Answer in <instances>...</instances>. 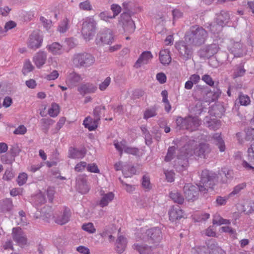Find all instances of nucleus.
Masks as SVG:
<instances>
[{
  "label": "nucleus",
  "mask_w": 254,
  "mask_h": 254,
  "mask_svg": "<svg viewBox=\"0 0 254 254\" xmlns=\"http://www.w3.org/2000/svg\"><path fill=\"white\" fill-rule=\"evenodd\" d=\"M206 27L213 34L218 33L221 31L223 25H220L216 21L213 23H208Z\"/></svg>",
  "instance_id": "35"
},
{
  "label": "nucleus",
  "mask_w": 254,
  "mask_h": 254,
  "mask_svg": "<svg viewBox=\"0 0 254 254\" xmlns=\"http://www.w3.org/2000/svg\"><path fill=\"white\" fill-rule=\"evenodd\" d=\"M98 39L103 44H111L114 41L112 31L108 28H105L102 30L97 34L96 40Z\"/></svg>",
  "instance_id": "7"
},
{
  "label": "nucleus",
  "mask_w": 254,
  "mask_h": 254,
  "mask_svg": "<svg viewBox=\"0 0 254 254\" xmlns=\"http://www.w3.org/2000/svg\"><path fill=\"white\" fill-rule=\"evenodd\" d=\"M246 187V184L245 183H243L239 184L236 186L233 189V190L231 192H230L229 194V196L233 197L235 195L239 194L241 191L244 190Z\"/></svg>",
  "instance_id": "46"
},
{
  "label": "nucleus",
  "mask_w": 254,
  "mask_h": 254,
  "mask_svg": "<svg viewBox=\"0 0 254 254\" xmlns=\"http://www.w3.org/2000/svg\"><path fill=\"white\" fill-rule=\"evenodd\" d=\"M213 224H217L218 225H220L222 224H230V221L227 219H224L222 218L219 215H215L214 216L213 219Z\"/></svg>",
  "instance_id": "50"
},
{
  "label": "nucleus",
  "mask_w": 254,
  "mask_h": 254,
  "mask_svg": "<svg viewBox=\"0 0 254 254\" xmlns=\"http://www.w3.org/2000/svg\"><path fill=\"white\" fill-rule=\"evenodd\" d=\"M212 139L213 142L218 146L220 151L223 152L225 150V143L221 136V134L219 133H214L213 135Z\"/></svg>",
  "instance_id": "29"
},
{
  "label": "nucleus",
  "mask_w": 254,
  "mask_h": 254,
  "mask_svg": "<svg viewBox=\"0 0 254 254\" xmlns=\"http://www.w3.org/2000/svg\"><path fill=\"white\" fill-rule=\"evenodd\" d=\"M114 145L116 149L120 152V154H122L123 151L125 152V150L127 146V142L125 140H122L120 142L117 140H114Z\"/></svg>",
  "instance_id": "42"
},
{
  "label": "nucleus",
  "mask_w": 254,
  "mask_h": 254,
  "mask_svg": "<svg viewBox=\"0 0 254 254\" xmlns=\"http://www.w3.org/2000/svg\"><path fill=\"white\" fill-rule=\"evenodd\" d=\"M161 96L163 97L162 101L164 103L169 106V109H167V106H165V110L167 112H169L171 109V105L169 101L168 100V92L166 90H164L161 92Z\"/></svg>",
  "instance_id": "56"
},
{
  "label": "nucleus",
  "mask_w": 254,
  "mask_h": 254,
  "mask_svg": "<svg viewBox=\"0 0 254 254\" xmlns=\"http://www.w3.org/2000/svg\"><path fill=\"white\" fill-rule=\"evenodd\" d=\"M28 178V175L25 173H21L19 174L17 179V182L19 186H21L26 183Z\"/></svg>",
  "instance_id": "54"
},
{
  "label": "nucleus",
  "mask_w": 254,
  "mask_h": 254,
  "mask_svg": "<svg viewBox=\"0 0 254 254\" xmlns=\"http://www.w3.org/2000/svg\"><path fill=\"white\" fill-rule=\"evenodd\" d=\"M218 179L216 173L204 170L202 171L200 182L204 186H194L191 184H186L184 188V194L186 198L189 201H194L198 194V191L205 193L206 187H211V186Z\"/></svg>",
  "instance_id": "1"
},
{
  "label": "nucleus",
  "mask_w": 254,
  "mask_h": 254,
  "mask_svg": "<svg viewBox=\"0 0 254 254\" xmlns=\"http://www.w3.org/2000/svg\"><path fill=\"white\" fill-rule=\"evenodd\" d=\"M70 210L67 208H64L61 216H58L55 221L57 223L60 225H64L69 220L70 217Z\"/></svg>",
  "instance_id": "25"
},
{
  "label": "nucleus",
  "mask_w": 254,
  "mask_h": 254,
  "mask_svg": "<svg viewBox=\"0 0 254 254\" xmlns=\"http://www.w3.org/2000/svg\"><path fill=\"white\" fill-rule=\"evenodd\" d=\"M142 186L144 189L149 190L151 188V185L150 182V178L148 176L144 175L142 179Z\"/></svg>",
  "instance_id": "51"
},
{
  "label": "nucleus",
  "mask_w": 254,
  "mask_h": 254,
  "mask_svg": "<svg viewBox=\"0 0 254 254\" xmlns=\"http://www.w3.org/2000/svg\"><path fill=\"white\" fill-rule=\"evenodd\" d=\"M189 165L188 160H176L174 167L178 172L185 170Z\"/></svg>",
  "instance_id": "33"
},
{
  "label": "nucleus",
  "mask_w": 254,
  "mask_h": 254,
  "mask_svg": "<svg viewBox=\"0 0 254 254\" xmlns=\"http://www.w3.org/2000/svg\"><path fill=\"white\" fill-rule=\"evenodd\" d=\"M111 82V78L110 77H107L103 82L100 84L99 88L100 90H105L107 87L109 85Z\"/></svg>",
  "instance_id": "64"
},
{
  "label": "nucleus",
  "mask_w": 254,
  "mask_h": 254,
  "mask_svg": "<svg viewBox=\"0 0 254 254\" xmlns=\"http://www.w3.org/2000/svg\"><path fill=\"white\" fill-rule=\"evenodd\" d=\"M127 240L123 236H119L116 241V250L118 253H123L127 247Z\"/></svg>",
  "instance_id": "26"
},
{
  "label": "nucleus",
  "mask_w": 254,
  "mask_h": 254,
  "mask_svg": "<svg viewBox=\"0 0 254 254\" xmlns=\"http://www.w3.org/2000/svg\"><path fill=\"white\" fill-rule=\"evenodd\" d=\"M85 150L84 149H81L79 150L77 149L70 147L68 150V157L72 159H82L85 157Z\"/></svg>",
  "instance_id": "24"
},
{
  "label": "nucleus",
  "mask_w": 254,
  "mask_h": 254,
  "mask_svg": "<svg viewBox=\"0 0 254 254\" xmlns=\"http://www.w3.org/2000/svg\"><path fill=\"white\" fill-rule=\"evenodd\" d=\"M229 194L225 196H217L216 199V202L218 206L224 205L226 204L227 200L230 198Z\"/></svg>",
  "instance_id": "57"
},
{
  "label": "nucleus",
  "mask_w": 254,
  "mask_h": 254,
  "mask_svg": "<svg viewBox=\"0 0 254 254\" xmlns=\"http://www.w3.org/2000/svg\"><path fill=\"white\" fill-rule=\"evenodd\" d=\"M133 249L136 250L140 254H152V248L144 244H134Z\"/></svg>",
  "instance_id": "30"
},
{
  "label": "nucleus",
  "mask_w": 254,
  "mask_h": 254,
  "mask_svg": "<svg viewBox=\"0 0 254 254\" xmlns=\"http://www.w3.org/2000/svg\"><path fill=\"white\" fill-rule=\"evenodd\" d=\"M111 9L113 12L114 14L112 15L113 18H115L121 11V6L117 4H113L111 6Z\"/></svg>",
  "instance_id": "60"
},
{
  "label": "nucleus",
  "mask_w": 254,
  "mask_h": 254,
  "mask_svg": "<svg viewBox=\"0 0 254 254\" xmlns=\"http://www.w3.org/2000/svg\"><path fill=\"white\" fill-rule=\"evenodd\" d=\"M82 79V78L80 74L73 71L67 75L66 82L71 86H75L77 83L80 82Z\"/></svg>",
  "instance_id": "22"
},
{
  "label": "nucleus",
  "mask_w": 254,
  "mask_h": 254,
  "mask_svg": "<svg viewBox=\"0 0 254 254\" xmlns=\"http://www.w3.org/2000/svg\"><path fill=\"white\" fill-rule=\"evenodd\" d=\"M216 20L217 23L223 26L226 25L229 21L230 16L229 13L225 10H221L216 14Z\"/></svg>",
  "instance_id": "20"
},
{
  "label": "nucleus",
  "mask_w": 254,
  "mask_h": 254,
  "mask_svg": "<svg viewBox=\"0 0 254 254\" xmlns=\"http://www.w3.org/2000/svg\"><path fill=\"white\" fill-rule=\"evenodd\" d=\"M95 61L94 56L86 52L76 53L72 57L73 64L77 68H88L93 65Z\"/></svg>",
  "instance_id": "4"
},
{
  "label": "nucleus",
  "mask_w": 254,
  "mask_h": 254,
  "mask_svg": "<svg viewBox=\"0 0 254 254\" xmlns=\"http://www.w3.org/2000/svg\"><path fill=\"white\" fill-rule=\"evenodd\" d=\"M152 55L150 52H143L135 63L134 67L139 68L142 64H148L149 61L152 58Z\"/></svg>",
  "instance_id": "17"
},
{
  "label": "nucleus",
  "mask_w": 254,
  "mask_h": 254,
  "mask_svg": "<svg viewBox=\"0 0 254 254\" xmlns=\"http://www.w3.org/2000/svg\"><path fill=\"white\" fill-rule=\"evenodd\" d=\"M13 240L20 246L27 244V239L25 234L19 227L13 228L12 231Z\"/></svg>",
  "instance_id": "8"
},
{
  "label": "nucleus",
  "mask_w": 254,
  "mask_h": 254,
  "mask_svg": "<svg viewBox=\"0 0 254 254\" xmlns=\"http://www.w3.org/2000/svg\"><path fill=\"white\" fill-rule=\"evenodd\" d=\"M220 175L222 176L221 182L222 184H229L234 177V173L233 170L227 168H222Z\"/></svg>",
  "instance_id": "15"
},
{
  "label": "nucleus",
  "mask_w": 254,
  "mask_h": 254,
  "mask_svg": "<svg viewBox=\"0 0 254 254\" xmlns=\"http://www.w3.org/2000/svg\"><path fill=\"white\" fill-rule=\"evenodd\" d=\"M170 196L174 202L182 204L184 202V197L177 191H171L170 193Z\"/></svg>",
  "instance_id": "43"
},
{
  "label": "nucleus",
  "mask_w": 254,
  "mask_h": 254,
  "mask_svg": "<svg viewBox=\"0 0 254 254\" xmlns=\"http://www.w3.org/2000/svg\"><path fill=\"white\" fill-rule=\"evenodd\" d=\"M186 42L181 41L176 44V48L179 51L180 56L185 60L190 59L191 56L192 51L190 48L186 45Z\"/></svg>",
  "instance_id": "11"
},
{
  "label": "nucleus",
  "mask_w": 254,
  "mask_h": 254,
  "mask_svg": "<svg viewBox=\"0 0 254 254\" xmlns=\"http://www.w3.org/2000/svg\"><path fill=\"white\" fill-rule=\"evenodd\" d=\"M146 234L148 238V240L152 243H158L161 239V231L158 228H154L147 230Z\"/></svg>",
  "instance_id": "13"
},
{
  "label": "nucleus",
  "mask_w": 254,
  "mask_h": 254,
  "mask_svg": "<svg viewBox=\"0 0 254 254\" xmlns=\"http://www.w3.org/2000/svg\"><path fill=\"white\" fill-rule=\"evenodd\" d=\"M59 76V72L56 70H54L50 74L45 76V78L48 80H54Z\"/></svg>",
  "instance_id": "62"
},
{
  "label": "nucleus",
  "mask_w": 254,
  "mask_h": 254,
  "mask_svg": "<svg viewBox=\"0 0 254 254\" xmlns=\"http://www.w3.org/2000/svg\"><path fill=\"white\" fill-rule=\"evenodd\" d=\"M189 120V116L186 118L178 117L176 119V124L179 129H187V123Z\"/></svg>",
  "instance_id": "38"
},
{
  "label": "nucleus",
  "mask_w": 254,
  "mask_h": 254,
  "mask_svg": "<svg viewBox=\"0 0 254 254\" xmlns=\"http://www.w3.org/2000/svg\"><path fill=\"white\" fill-rule=\"evenodd\" d=\"M97 30V23L93 16L83 19L81 33L84 40L89 41L93 39Z\"/></svg>",
  "instance_id": "3"
},
{
  "label": "nucleus",
  "mask_w": 254,
  "mask_h": 254,
  "mask_svg": "<svg viewBox=\"0 0 254 254\" xmlns=\"http://www.w3.org/2000/svg\"><path fill=\"white\" fill-rule=\"evenodd\" d=\"M246 69L244 66L239 64L237 65L234 68L233 77L234 78L244 76L246 73Z\"/></svg>",
  "instance_id": "36"
},
{
  "label": "nucleus",
  "mask_w": 254,
  "mask_h": 254,
  "mask_svg": "<svg viewBox=\"0 0 254 254\" xmlns=\"http://www.w3.org/2000/svg\"><path fill=\"white\" fill-rule=\"evenodd\" d=\"M208 37L207 31L202 27L194 25L186 31L185 42L189 46L199 47L206 41Z\"/></svg>",
  "instance_id": "2"
},
{
  "label": "nucleus",
  "mask_w": 254,
  "mask_h": 254,
  "mask_svg": "<svg viewBox=\"0 0 254 254\" xmlns=\"http://www.w3.org/2000/svg\"><path fill=\"white\" fill-rule=\"evenodd\" d=\"M34 66L32 64L29 60L26 61L23 65L22 72L24 75H26L28 73L32 71L34 69Z\"/></svg>",
  "instance_id": "52"
},
{
  "label": "nucleus",
  "mask_w": 254,
  "mask_h": 254,
  "mask_svg": "<svg viewBox=\"0 0 254 254\" xmlns=\"http://www.w3.org/2000/svg\"><path fill=\"white\" fill-rule=\"evenodd\" d=\"M105 110V107L104 106H99L96 107L93 111L94 119L99 122L100 120V117L103 111Z\"/></svg>",
  "instance_id": "45"
},
{
  "label": "nucleus",
  "mask_w": 254,
  "mask_h": 254,
  "mask_svg": "<svg viewBox=\"0 0 254 254\" xmlns=\"http://www.w3.org/2000/svg\"><path fill=\"white\" fill-rule=\"evenodd\" d=\"M203 110L204 107L202 103L200 101L197 102L192 109V112L196 116L200 115Z\"/></svg>",
  "instance_id": "53"
},
{
  "label": "nucleus",
  "mask_w": 254,
  "mask_h": 254,
  "mask_svg": "<svg viewBox=\"0 0 254 254\" xmlns=\"http://www.w3.org/2000/svg\"><path fill=\"white\" fill-rule=\"evenodd\" d=\"M26 131V127L23 125H20L14 130L13 133L14 134L23 135Z\"/></svg>",
  "instance_id": "63"
},
{
  "label": "nucleus",
  "mask_w": 254,
  "mask_h": 254,
  "mask_svg": "<svg viewBox=\"0 0 254 254\" xmlns=\"http://www.w3.org/2000/svg\"><path fill=\"white\" fill-rule=\"evenodd\" d=\"M100 193L101 197L98 204L102 208L108 206L115 198V194L113 192H108L106 193L104 191L101 190Z\"/></svg>",
  "instance_id": "14"
},
{
  "label": "nucleus",
  "mask_w": 254,
  "mask_h": 254,
  "mask_svg": "<svg viewBox=\"0 0 254 254\" xmlns=\"http://www.w3.org/2000/svg\"><path fill=\"white\" fill-rule=\"evenodd\" d=\"M204 123L208 127L213 130L217 129L220 126V123L219 121L210 119L208 117L205 118Z\"/></svg>",
  "instance_id": "32"
},
{
  "label": "nucleus",
  "mask_w": 254,
  "mask_h": 254,
  "mask_svg": "<svg viewBox=\"0 0 254 254\" xmlns=\"http://www.w3.org/2000/svg\"><path fill=\"white\" fill-rule=\"evenodd\" d=\"M69 28V20L65 18L59 24L58 31L61 33H65Z\"/></svg>",
  "instance_id": "40"
},
{
  "label": "nucleus",
  "mask_w": 254,
  "mask_h": 254,
  "mask_svg": "<svg viewBox=\"0 0 254 254\" xmlns=\"http://www.w3.org/2000/svg\"><path fill=\"white\" fill-rule=\"evenodd\" d=\"M209 254H226L225 252L220 247H218L215 241L211 239L206 243Z\"/></svg>",
  "instance_id": "21"
},
{
  "label": "nucleus",
  "mask_w": 254,
  "mask_h": 254,
  "mask_svg": "<svg viewBox=\"0 0 254 254\" xmlns=\"http://www.w3.org/2000/svg\"><path fill=\"white\" fill-rule=\"evenodd\" d=\"M12 202L9 199H5L0 202V212L5 213L12 208Z\"/></svg>",
  "instance_id": "34"
},
{
  "label": "nucleus",
  "mask_w": 254,
  "mask_h": 254,
  "mask_svg": "<svg viewBox=\"0 0 254 254\" xmlns=\"http://www.w3.org/2000/svg\"><path fill=\"white\" fill-rule=\"evenodd\" d=\"M99 18L104 21H108L110 19L114 18L111 14L107 11L101 12L99 14Z\"/></svg>",
  "instance_id": "58"
},
{
  "label": "nucleus",
  "mask_w": 254,
  "mask_h": 254,
  "mask_svg": "<svg viewBox=\"0 0 254 254\" xmlns=\"http://www.w3.org/2000/svg\"><path fill=\"white\" fill-rule=\"evenodd\" d=\"M98 122L90 117H86L83 121V125L90 131L94 130L97 127Z\"/></svg>",
  "instance_id": "28"
},
{
  "label": "nucleus",
  "mask_w": 254,
  "mask_h": 254,
  "mask_svg": "<svg viewBox=\"0 0 254 254\" xmlns=\"http://www.w3.org/2000/svg\"><path fill=\"white\" fill-rule=\"evenodd\" d=\"M97 89L95 85L87 83L81 85L78 88V91L81 94L84 95L88 93H93L96 92Z\"/></svg>",
  "instance_id": "23"
},
{
  "label": "nucleus",
  "mask_w": 254,
  "mask_h": 254,
  "mask_svg": "<svg viewBox=\"0 0 254 254\" xmlns=\"http://www.w3.org/2000/svg\"><path fill=\"white\" fill-rule=\"evenodd\" d=\"M201 125V121L197 116H189V120L187 123V130L193 131L197 130Z\"/></svg>",
  "instance_id": "18"
},
{
  "label": "nucleus",
  "mask_w": 254,
  "mask_h": 254,
  "mask_svg": "<svg viewBox=\"0 0 254 254\" xmlns=\"http://www.w3.org/2000/svg\"><path fill=\"white\" fill-rule=\"evenodd\" d=\"M46 49L49 53L55 56L61 55L64 52L63 46L59 42H53L46 46Z\"/></svg>",
  "instance_id": "16"
},
{
  "label": "nucleus",
  "mask_w": 254,
  "mask_h": 254,
  "mask_svg": "<svg viewBox=\"0 0 254 254\" xmlns=\"http://www.w3.org/2000/svg\"><path fill=\"white\" fill-rule=\"evenodd\" d=\"M169 219L172 221H175L182 218L184 215L180 207L177 205L172 207L169 212Z\"/></svg>",
  "instance_id": "19"
},
{
  "label": "nucleus",
  "mask_w": 254,
  "mask_h": 254,
  "mask_svg": "<svg viewBox=\"0 0 254 254\" xmlns=\"http://www.w3.org/2000/svg\"><path fill=\"white\" fill-rule=\"evenodd\" d=\"M160 62L163 65L169 64L171 61L169 51L167 50H161L159 54Z\"/></svg>",
  "instance_id": "31"
},
{
  "label": "nucleus",
  "mask_w": 254,
  "mask_h": 254,
  "mask_svg": "<svg viewBox=\"0 0 254 254\" xmlns=\"http://www.w3.org/2000/svg\"><path fill=\"white\" fill-rule=\"evenodd\" d=\"M43 41V39L41 35L36 32H33L29 36L27 46L30 49L36 50L42 46Z\"/></svg>",
  "instance_id": "6"
},
{
  "label": "nucleus",
  "mask_w": 254,
  "mask_h": 254,
  "mask_svg": "<svg viewBox=\"0 0 254 254\" xmlns=\"http://www.w3.org/2000/svg\"><path fill=\"white\" fill-rule=\"evenodd\" d=\"M243 211L246 214L254 212V201L246 202L243 206Z\"/></svg>",
  "instance_id": "49"
},
{
  "label": "nucleus",
  "mask_w": 254,
  "mask_h": 254,
  "mask_svg": "<svg viewBox=\"0 0 254 254\" xmlns=\"http://www.w3.org/2000/svg\"><path fill=\"white\" fill-rule=\"evenodd\" d=\"M157 115L156 109L154 107L147 109L143 114V119L147 120Z\"/></svg>",
  "instance_id": "48"
},
{
  "label": "nucleus",
  "mask_w": 254,
  "mask_h": 254,
  "mask_svg": "<svg viewBox=\"0 0 254 254\" xmlns=\"http://www.w3.org/2000/svg\"><path fill=\"white\" fill-rule=\"evenodd\" d=\"M125 153L132 154L136 157H140L144 153L142 150L138 148L129 146H127L125 150Z\"/></svg>",
  "instance_id": "39"
},
{
  "label": "nucleus",
  "mask_w": 254,
  "mask_h": 254,
  "mask_svg": "<svg viewBox=\"0 0 254 254\" xmlns=\"http://www.w3.org/2000/svg\"><path fill=\"white\" fill-rule=\"evenodd\" d=\"M119 24L122 26L125 32L132 33L135 29L134 22L130 15L127 12L123 13L119 18Z\"/></svg>",
  "instance_id": "5"
},
{
  "label": "nucleus",
  "mask_w": 254,
  "mask_h": 254,
  "mask_svg": "<svg viewBox=\"0 0 254 254\" xmlns=\"http://www.w3.org/2000/svg\"><path fill=\"white\" fill-rule=\"evenodd\" d=\"M60 113V107L58 104L54 103L48 110V114L51 117H57Z\"/></svg>",
  "instance_id": "44"
},
{
  "label": "nucleus",
  "mask_w": 254,
  "mask_h": 254,
  "mask_svg": "<svg viewBox=\"0 0 254 254\" xmlns=\"http://www.w3.org/2000/svg\"><path fill=\"white\" fill-rule=\"evenodd\" d=\"M219 49L218 44L213 43L210 45H206L199 51L201 57L204 58H210L216 54Z\"/></svg>",
  "instance_id": "9"
},
{
  "label": "nucleus",
  "mask_w": 254,
  "mask_h": 254,
  "mask_svg": "<svg viewBox=\"0 0 254 254\" xmlns=\"http://www.w3.org/2000/svg\"><path fill=\"white\" fill-rule=\"evenodd\" d=\"M251 102L250 97L243 92H240L239 93L238 97L236 100L235 104H239L241 106H248L250 105Z\"/></svg>",
  "instance_id": "27"
},
{
  "label": "nucleus",
  "mask_w": 254,
  "mask_h": 254,
  "mask_svg": "<svg viewBox=\"0 0 254 254\" xmlns=\"http://www.w3.org/2000/svg\"><path fill=\"white\" fill-rule=\"evenodd\" d=\"M82 229L89 234H94L96 232V228L91 222L85 223L82 224Z\"/></svg>",
  "instance_id": "47"
},
{
  "label": "nucleus",
  "mask_w": 254,
  "mask_h": 254,
  "mask_svg": "<svg viewBox=\"0 0 254 254\" xmlns=\"http://www.w3.org/2000/svg\"><path fill=\"white\" fill-rule=\"evenodd\" d=\"M76 189L82 194L87 193L89 190V187L87 184L86 177L79 175L77 179Z\"/></svg>",
  "instance_id": "12"
},
{
  "label": "nucleus",
  "mask_w": 254,
  "mask_h": 254,
  "mask_svg": "<svg viewBox=\"0 0 254 254\" xmlns=\"http://www.w3.org/2000/svg\"><path fill=\"white\" fill-rule=\"evenodd\" d=\"M79 7L80 9L86 11H90L92 9L90 2L87 0L80 2L79 4Z\"/></svg>",
  "instance_id": "55"
},
{
  "label": "nucleus",
  "mask_w": 254,
  "mask_h": 254,
  "mask_svg": "<svg viewBox=\"0 0 254 254\" xmlns=\"http://www.w3.org/2000/svg\"><path fill=\"white\" fill-rule=\"evenodd\" d=\"M20 148L17 144H14L11 145L10 149V152L12 156L15 157L17 156L20 152Z\"/></svg>",
  "instance_id": "61"
},
{
  "label": "nucleus",
  "mask_w": 254,
  "mask_h": 254,
  "mask_svg": "<svg viewBox=\"0 0 254 254\" xmlns=\"http://www.w3.org/2000/svg\"><path fill=\"white\" fill-rule=\"evenodd\" d=\"M164 173L167 182L171 183L174 181L175 173L173 171L165 170Z\"/></svg>",
  "instance_id": "59"
},
{
  "label": "nucleus",
  "mask_w": 254,
  "mask_h": 254,
  "mask_svg": "<svg viewBox=\"0 0 254 254\" xmlns=\"http://www.w3.org/2000/svg\"><path fill=\"white\" fill-rule=\"evenodd\" d=\"M47 60L46 52L40 50L37 52L32 58L33 62L38 68H42L46 64Z\"/></svg>",
  "instance_id": "10"
},
{
  "label": "nucleus",
  "mask_w": 254,
  "mask_h": 254,
  "mask_svg": "<svg viewBox=\"0 0 254 254\" xmlns=\"http://www.w3.org/2000/svg\"><path fill=\"white\" fill-rule=\"evenodd\" d=\"M123 173L125 177H131L135 174L136 169L133 166H129L128 165H125L123 168Z\"/></svg>",
  "instance_id": "37"
},
{
  "label": "nucleus",
  "mask_w": 254,
  "mask_h": 254,
  "mask_svg": "<svg viewBox=\"0 0 254 254\" xmlns=\"http://www.w3.org/2000/svg\"><path fill=\"white\" fill-rule=\"evenodd\" d=\"M40 123L42 129L46 132L48 130L50 127L55 123V121L50 118H43L41 120Z\"/></svg>",
  "instance_id": "41"
}]
</instances>
